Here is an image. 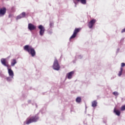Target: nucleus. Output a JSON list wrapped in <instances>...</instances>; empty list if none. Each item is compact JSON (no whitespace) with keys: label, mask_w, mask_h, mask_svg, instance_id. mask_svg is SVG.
I'll return each mask as SVG.
<instances>
[{"label":"nucleus","mask_w":125,"mask_h":125,"mask_svg":"<svg viewBox=\"0 0 125 125\" xmlns=\"http://www.w3.org/2000/svg\"><path fill=\"white\" fill-rule=\"evenodd\" d=\"M113 94H114V95H115V96H118V95H119V93H118V92H114L113 93Z\"/></svg>","instance_id":"19"},{"label":"nucleus","mask_w":125,"mask_h":125,"mask_svg":"<svg viewBox=\"0 0 125 125\" xmlns=\"http://www.w3.org/2000/svg\"><path fill=\"white\" fill-rule=\"evenodd\" d=\"M74 2L75 3V4H77V3L75 1H74Z\"/></svg>","instance_id":"24"},{"label":"nucleus","mask_w":125,"mask_h":125,"mask_svg":"<svg viewBox=\"0 0 125 125\" xmlns=\"http://www.w3.org/2000/svg\"><path fill=\"white\" fill-rule=\"evenodd\" d=\"M0 61L2 65H4V66H5L6 67H8V66L6 65V59L2 58L1 59Z\"/></svg>","instance_id":"12"},{"label":"nucleus","mask_w":125,"mask_h":125,"mask_svg":"<svg viewBox=\"0 0 125 125\" xmlns=\"http://www.w3.org/2000/svg\"><path fill=\"white\" fill-rule=\"evenodd\" d=\"M28 28L29 30H30V31H33V30H36V29H37V26L34 25L32 23H29Z\"/></svg>","instance_id":"9"},{"label":"nucleus","mask_w":125,"mask_h":125,"mask_svg":"<svg viewBox=\"0 0 125 125\" xmlns=\"http://www.w3.org/2000/svg\"><path fill=\"white\" fill-rule=\"evenodd\" d=\"M53 68L54 70H56V71H59V70H60V65H59L58 61L57 59H56V58L55 59L53 65Z\"/></svg>","instance_id":"3"},{"label":"nucleus","mask_w":125,"mask_h":125,"mask_svg":"<svg viewBox=\"0 0 125 125\" xmlns=\"http://www.w3.org/2000/svg\"><path fill=\"white\" fill-rule=\"evenodd\" d=\"M114 112L117 116H120V115H121V112L119 110H116V108L114 109Z\"/></svg>","instance_id":"14"},{"label":"nucleus","mask_w":125,"mask_h":125,"mask_svg":"<svg viewBox=\"0 0 125 125\" xmlns=\"http://www.w3.org/2000/svg\"><path fill=\"white\" fill-rule=\"evenodd\" d=\"M123 74V67L120 68V71L119 72L118 76L121 77Z\"/></svg>","instance_id":"17"},{"label":"nucleus","mask_w":125,"mask_h":125,"mask_svg":"<svg viewBox=\"0 0 125 125\" xmlns=\"http://www.w3.org/2000/svg\"><path fill=\"white\" fill-rule=\"evenodd\" d=\"M8 73L9 77H14V73L13 72V71L11 70V69L8 68Z\"/></svg>","instance_id":"11"},{"label":"nucleus","mask_w":125,"mask_h":125,"mask_svg":"<svg viewBox=\"0 0 125 125\" xmlns=\"http://www.w3.org/2000/svg\"><path fill=\"white\" fill-rule=\"evenodd\" d=\"M121 111H125V105H123L121 108Z\"/></svg>","instance_id":"20"},{"label":"nucleus","mask_w":125,"mask_h":125,"mask_svg":"<svg viewBox=\"0 0 125 125\" xmlns=\"http://www.w3.org/2000/svg\"><path fill=\"white\" fill-rule=\"evenodd\" d=\"M121 33H125V28L121 31Z\"/></svg>","instance_id":"23"},{"label":"nucleus","mask_w":125,"mask_h":125,"mask_svg":"<svg viewBox=\"0 0 125 125\" xmlns=\"http://www.w3.org/2000/svg\"><path fill=\"white\" fill-rule=\"evenodd\" d=\"M95 23H96V20L93 19L91 20L90 22L88 23V27L90 29H92V28L93 27V25H94V24H95Z\"/></svg>","instance_id":"5"},{"label":"nucleus","mask_w":125,"mask_h":125,"mask_svg":"<svg viewBox=\"0 0 125 125\" xmlns=\"http://www.w3.org/2000/svg\"><path fill=\"white\" fill-rule=\"evenodd\" d=\"M125 63L122 62L121 63V67H125Z\"/></svg>","instance_id":"22"},{"label":"nucleus","mask_w":125,"mask_h":125,"mask_svg":"<svg viewBox=\"0 0 125 125\" xmlns=\"http://www.w3.org/2000/svg\"><path fill=\"white\" fill-rule=\"evenodd\" d=\"M92 106L93 107H96V106H97V102H96V101H94L92 103Z\"/></svg>","instance_id":"16"},{"label":"nucleus","mask_w":125,"mask_h":125,"mask_svg":"<svg viewBox=\"0 0 125 125\" xmlns=\"http://www.w3.org/2000/svg\"><path fill=\"white\" fill-rule=\"evenodd\" d=\"M50 26L51 27V25H52V23L50 24Z\"/></svg>","instance_id":"25"},{"label":"nucleus","mask_w":125,"mask_h":125,"mask_svg":"<svg viewBox=\"0 0 125 125\" xmlns=\"http://www.w3.org/2000/svg\"><path fill=\"white\" fill-rule=\"evenodd\" d=\"M30 102H31V101H30V100H29V101H28V103H30Z\"/></svg>","instance_id":"26"},{"label":"nucleus","mask_w":125,"mask_h":125,"mask_svg":"<svg viewBox=\"0 0 125 125\" xmlns=\"http://www.w3.org/2000/svg\"><path fill=\"white\" fill-rule=\"evenodd\" d=\"M17 63V62L16 59H13L11 60V65L12 67H14L15 66V64Z\"/></svg>","instance_id":"13"},{"label":"nucleus","mask_w":125,"mask_h":125,"mask_svg":"<svg viewBox=\"0 0 125 125\" xmlns=\"http://www.w3.org/2000/svg\"><path fill=\"white\" fill-rule=\"evenodd\" d=\"M75 72L74 71H71L69 73H67L66 76V78L68 79V80H71L72 78H73V75H74V73Z\"/></svg>","instance_id":"8"},{"label":"nucleus","mask_w":125,"mask_h":125,"mask_svg":"<svg viewBox=\"0 0 125 125\" xmlns=\"http://www.w3.org/2000/svg\"><path fill=\"white\" fill-rule=\"evenodd\" d=\"M78 58L79 59H82V58H83V56L82 55H79L78 56Z\"/></svg>","instance_id":"21"},{"label":"nucleus","mask_w":125,"mask_h":125,"mask_svg":"<svg viewBox=\"0 0 125 125\" xmlns=\"http://www.w3.org/2000/svg\"><path fill=\"white\" fill-rule=\"evenodd\" d=\"M39 117L36 116L31 117L30 118H28L26 120V124L29 125V124H32V123H35V122H37L39 120Z\"/></svg>","instance_id":"2"},{"label":"nucleus","mask_w":125,"mask_h":125,"mask_svg":"<svg viewBox=\"0 0 125 125\" xmlns=\"http://www.w3.org/2000/svg\"><path fill=\"white\" fill-rule=\"evenodd\" d=\"M23 49L25 51H27L29 54H31L32 57H34V56L36 55V51L32 46H30L29 45H25Z\"/></svg>","instance_id":"1"},{"label":"nucleus","mask_w":125,"mask_h":125,"mask_svg":"<svg viewBox=\"0 0 125 125\" xmlns=\"http://www.w3.org/2000/svg\"><path fill=\"white\" fill-rule=\"evenodd\" d=\"M76 100L77 103H80L81 101H82V99L81 97H77Z\"/></svg>","instance_id":"18"},{"label":"nucleus","mask_w":125,"mask_h":125,"mask_svg":"<svg viewBox=\"0 0 125 125\" xmlns=\"http://www.w3.org/2000/svg\"><path fill=\"white\" fill-rule=\"evenodd\" d=\"M80 32V29L79 28H76L74 31V33L73 35L71 36V37L70 38V40H72V39H74V38H76V36H77V34Z\"/></svg>","instance_id":"6"},{"label":"nucleus","mask_w":125,"mask_h":125,"mask_svg":"<svg viewBox=\"0 0 125 125\" xmlns=\"http://www.w3.org/2000/svg\"><path fill=\"white\" fill-rule=\"evenodd\" d=\"M38 29H39V34L41 37H42L44 35V32H45V29L42 25H40L38 26Z\"/></svg>","instance_id":"4"},{"label":"nucleus","mask_w":125,"mask_h":125,"mask_svg":"<svg viewBox=\"0 0 125 125\" xmlns=\"http://www.w3.org/2000/svg\"><path fill=\"white\" fill-rule=\"evenodd\" d=\"M13 79H14L13 77L10 76V77H7L6 80L7 82H11V81H12Z\"/></svg>","instance_id":"15"},{"label":"nucleus","mask_w":125,"mask_h":125,"mask_svg":"<svg viewBox=\"0 0 125 125\" xmlns=\"http://www.w3.org/2000/svg\"><path fill=\"white\" fill-rule=\"evenodd\" d=\"M6 13V8L3 7L0 9V17L3 16Z\"/></svg>","instance_id":"7"},{"label":"nucleus","mask_w":125,"mask_h":125,"mask_svg":"<svg viewBox=\"0 0 125 125\" xmlns=\"http://www.w3.org/2000/svg\"><path fill=\"white\" fill-rule=\"evenodd\" d=\"M25 16H26V13L22 12L21 14L17 17V20L21 19V18H24Z\"/></svg>","instance_id":"10"}]
</instances>
